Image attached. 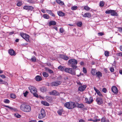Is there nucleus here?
I'll use <instances>...</instances> for the list:
<instances>
[{
    "label": "nucleus",
    "mask_w": 122,
    "mask_h": 122,
    "mask_svg": "<svg viewBox=\"0 0 122 122\" xmlns=\"http://www.w3.org/2000/svg\"><path fill=\"white\" fill-rule=\"evenodd\" d=\"M20 109L22 111L25 112H29L31 111V107L29 105L22 104L21 105Z\"/></svg>",
    "instance_id": "obj_1"
},
{
    "label": "nucleus",
    "mask_w": 122,
    "mask_h": 122,
    "mask_svg": "<svg viewBox=\"0 0 122 122\" xmlns=\"http://www.w3.org/2000/svg\"><path fill=\"white\" fill-rule=\"evenodd\" d=\"M78 63L77 61L74 59H70L68 61V64L70 67L74 69H76L77 67L76 66Z\"/></svg>",
    "instance_id": "obj_2"
},
{
    "label": "nucleus",
    "mask_w": 122,
    "mask_h": 122,
    "mask_svg": "<svg viewBox=\"0 0 122 122\" xmlns=\"http://www.w3.org/2000/svg\"><path fill=\"white\" fill-rule=\"evenodd\" d=\"M64 106L68 109H72L76 107V103L74 102H70L66 103Z\"/></svg>",
    "instance_id": "obj_3"
},
{
    "label": "nucleus",
    "mask_w": 122,
    "mask_h": 122,
    "mask_svg": "<svg viewBox=\"0 0 122 122\" xmlns=\"http://www.w3.org/2000/svg\"><path fill=\"white\" fill-rule=\"evenodd\" d=\"M29 89L30 92L33 94L35 97H38V94L36 93L37 92L36 89L35 87L30 86L29 87Z\"/></svg>",
    "instance_id": "obj_4"
},
{
    "label": "nucleus",
    "mask_w": 122,
    "mask_h": 122,
    "mask_svg": "<svg viewBox=\"0 0 122 122\" xmlns=\"http://www.w3.org/2000/svg\"><path fill=\"white\" fill-rule=\"evenodd\" d=\"M64 71L66 72L69 73L72 75L76 74V71L73 70L72 68H66Z\"/></svg>",
    "instance_id": "obj_5"
},
{
    "label": "nucleus",
    "mask_w": 122,
    "mask_h": 122,
    "mask_svg": "<svg viewBox=\"0 0 122 122\" xmlns=\"http://www.w3.org/2000/svg\"><path fill=\"white\" fill-rule=\"evenodd\" d=\"M40 113H41L39 114L38 115V118L39 119H41L45 117L46 113L45 110L43 109L41 110Z\"/></svg>",
    "instance_id": "obj_6"
},
{
    "label": "nucleus",
    "mask_w": 122,
    "mask_h": 122,
    "mask_svg": "<svg viewBox=\"0 0 122 122\" xmlns=\"http://www.w3.org/2000/svg\"><path fill=\"white\" fill-rule=\"evenodd\" d=\"M105 12L107 14H110L112 16H118L117 13L114 10H107Z\"/></svg>",
    "instance_id": "obj_7"
},
{
    "label": "nucleus",
    "mask_w": 122,
    "mask_h": 122,
    "mask_svg": "<svg viewBox=\"0 0 122 122\" xmlns=\"http://www.w3.org/2000/svg\"><path fill=\"white\" fill-rule=\"evenodd\" d=\"M20 35L26 41H29V35H27L26 34H25L23 33H20Z\"/></svg>",
    "instance_id": "obj_8"
},
{
    "label": "nucleus",
    "mask_w": 122,
    "mask_h": 122,
    "mask_svg": "<svg viewBox=\"0 0 122 122\" xmlns=\"http://www.w3.org/2000/svg\"><path fill=\"white\" fill-rule=\"evenodd\" d=\"M96 101L97 104L99 105H101L103 103V98L102 97H99L96 99Z\"/></svg>",
    "instance_id": "obj_9"
},
{
    "label": "nucleus",
    "mask_w": 122,
    "mask_h": 122,
    "mask_svg": "<svg viewBox=\"0 0 122 122\" xmlns=\"http://www.w3.org/2000/svg\"><path fill=\"white\" fill-rule=\"evenodd\" d=\"M61 83V81H54L52 82L51 84V85L52 86H57L60 84Z\"/></svg>",
    "instance_id": "obj_10"
},
{
    "label": "nucleus",
    "mask_w": 122,
    "mask_h": 122,
    "mask_svg": "<svg viewBox=\"0 0 122 122\" xmlns=\"http://www.w3.org/2000/svg\"><path fill=\"white\" fill-rule=\"evenodd\" d=\"M86 87V85H84L83 86H79L78 88V90L82 92L84 91Z\"/></svg>",
    "instance_id": "obj_11"
},
{
    "label": "nucleus",
    "mask_w": 122,
    "mask_h": 122,
    "mask_svg": "<svg viewBox=\"0 0 122 122\" xmlns=\"http://www.w3.org/2000/svg\"><path fill=\"white\" fill-rule=\"evenodd\" d=\"M50 94L54 96H58L60 95L59 93L56 90H53L50 92Z\"/></svg>",
    "instance_id": "obj_12"
},
{
    "label": "nucleus",
    "mask_w": 122,
    "mask_h": 122,
    "mask_svg": "<svg viewBox=\"0 0 122 122\" xmlns=\"http://www.w3.org/2000/svg\"><path fill=\"white\" fill-rule=\"evenodd\" d=\"M90 102L88 101V99L87 98H85V102L87 104H90L92 103L93 101V100L92 97H90Z\"/></svg>",
    "instance_id": "obj_13"
},
{
    "label": "nucleus",
    "mask_w": 122,
    "mask_h": 122,
    "mask_svg": "<svg viewBox=\"0 0 122 122\" xmlns=\"http://www.w3.org/2000/svg\"><path fill=\"white\" fill-rule=\"evenodd\" d=\"M94 89L95 91L97 94L101 97H103L102 94L100 91L95 87H94Z\"/></svg>",
    "instance_id": "obj_14"
},
{
    "label": "nucleus",
    "mask_w": 122,
    "mask_h": 122,
    "mask_svg": "<svg viewBox=\"0 0 122 122\" xmlns=\"http://www.w3.org/2000/svg\"><path fill=\"white\" fill-rule=\"evenodd\" d=\"M23 8L25 10H32L33 9V7L31 6L26 5L23 7Z\"/></svg>",
    "instance_id": "obj_15"
},
{
    "label": "nucleus",
    "mask_w": 122,
    "mask_h": 122,
    "mask_svg": "<svg viewBox=\"0 0 122 122\" xmlns=\"http://www.w3.org/2000/svg\"><path fill=\"white\" fill-rule=\"evenodd\" d=\"M112 91L114 93H117L118 92V90L117 88L115 86H113L112 88Z\"/></svg>",
    "instance_id": "obj_16"
},
{
    "label": "nucleus",
    "mask_w": 122,
    "mask_h": 122,
    "mask_svg": "<svg viewBox=\"0 0 122 122\" xmlns=\"http://www.w3.org/2000/svg\"><path fill=\"white\" fill-rule=\"evenodd\" d=\"M9 53L11 56H15L16 55L15 52L13 49H10L9 50Z\"/></svg>",
    "instance_id": "obj_17"
},
{
    "label": "nucleus",
    "mask_w": 122,
    "mask_h": 122,
    "mask_svg": "<svg viewBox=\"0 0 122 122\" xmlns=\"http://www.w3.org/2000/svg\"><path fill=\"white\" fill-rule=\"evenodd\" d=\"M91 14L90 13H85L83 15V17H87L90 18L91 17Z\"/></svg>",
    "instance_id": "obj_18"
},
{
    "label": "nucleus",
    "mask_w": 122,
    "mask_h": 122,
    "mask_svg": "<svg viewBox=\"0 0 122 122\" xmlns=\"http://www.w3.org/2000/svg\"><path fill=\"white\" fill-rule=\"evenodd\" d=\"M76 107L77 106L78 107L82 108L84 107V105L82 103L79 104L78 103H76Z\"/></svg>",
    "instance_id": "obj_19"
},
{
    "label": "nucleus",
    "mask_w": 122,
    "mask_h": 122,
    "mask_svg": "<svg viewBox=\"0 0 122 122\" xmlns=\"http://www.w3.org/2000/svg\"><path fill=\"white\" fill-rule=\"evenodd\" d=\"M56 24V22L54 20H52L50 21L49 23V26L51 25H55Z\"/></svg>",
    "instance_id": "obj_20"
},
{
    "label": "nucleus",
    "mask_w": 122,
    "mask_h": 122,
    "mask_svg": "<svg viewBox=\"0 0 122 122\" xmlns=\"http://www.w3.org/2000/svg\"><path fill=\"white\" fill-rule=\"evenodd\" d=\"M35 79L37 81H40L42 80V78L40 76L38 75L36 76Z\"/></svg>",
    "instance_id": "obj_21"
},
{
    "label": "nucleus",
    "mask_w": 122,
    "mask_h": 122,
    "mask_svg": "<svg viewBox=\"0 0 122 122\" xmlns=\"http://www.w3.org/2000/svg\"><path fill=\"white\" fill-rule=\"evenodd\" d=\"M60 57L62 59L65 60H67L69 59L68 57L67 56L64 55H61L60 56Z\"/></svg>",
    "instance_id": "obj_22"
},
{
    "label": "nucleus",
    "mask_w": 122,
    "mask_h": 122,
    "mask_svg": "<svg viewBox=\"0 0 122 122\" xmlns=\"http://www.w3.org/2000/svg\"><path fill=\"white\" fill-rule=\"evenodd\" d=\"M101 122H109V120L108 119H106V118L104 117H102L101 120Z\"/></svg>",
    "instance_id": "obj_23"
},
{
    "label": "nucleus",
    "mask_w": 122,
    "mask_h": 122,
    "mask_svg": "<svg viewBox=\"0 0 122 122\" xmlns=\"http://www.w3.org/2000/svg\"><path fill=\"white\" fill-rule=\"evenodd\" d=\"M63 111V109L62 108H61L59 109L57 111V113L59 115H61Z\"/></svg>",
    "instance_id": "obj_24"
},
{
    "label": "nucleus",
    "mask_w": 122,
    "mask_h": 122,
    "mask_svg": "<svg viewBox=\"0 0 122 122\" xmlns=\"http://www.w3.org/2000/svg\"><path fill=\"white\" fill-rule=\"evenodd\" d=\"M96 75L97 77H101L102 76V74L100 71H98L96 73Z\"/></svg>",
    "instance_id": "obj_25"
},
{
    "label": "nucleus",
    "mask_w": 122,
    "mask_h": 122,
    "mask_svg": "<svg viewBox=\"0 0 122 122\" xmlns=\"http://www.w3.org/2000/svg\"><path fill=\"white\" fill-rule=\"evenodd\" d=\"M56 2L58 4L61 5H64V3L63 2L61 1V0H56Z\"/></svg>",
    "instance_id": "obj_26"
},
{
    "label": "nucleus",
    "mask_w": 122,
    "mask_h": 122,
    "mask_svg": "<svg viewBox=\"0 0 122 122\" xmlns=\"http://www.w3.org/2000/svg\"><path fill=\"white\" fill-rule=\"evenodd\" d=\"M57 14L60 16H63L65 15V14L64 13L61 11H58L57 12Z\"/></svg>",
    "instance_id": "obj_27"
},
{
    "label": "nucleus",
    "mask_w": 122,
    "mask_h": 122,
    "mask_svg": "<svg viewBox=\"0 0 122 122\" xmlns=\"http://www.w3.org/2000/svg\"><path fill=\"white\" fill-rule=\"evenodd\" d=\"M65 67L60 66L58 67V69L62 71H63L64 70Z\"/></svg>",
    "instance_id": "obj_28"
},
{
    "label": "nucleus",
    "mask_w": 122,
    "mask_h": 122,
    "mask_svg": "<svg viewBox=\"0 0 122 122\" xmlns=\"http://www.w3.org/2000/svg\"><path fill=\"white\" fill-rule=\"evenodd\" d=\"M91 72L92 75H96V70L95 69H92L91 71Z\"/></svg>",
    "instance_id": "obj_29"
},
{
    "label": "nucleus",
    "mask_w": 122,
    "mask_h": 122,
    "mask_svg": "<svg viewBox=\"0 0 122 122\" xmlns=\"http://www.w3.org/2000/svg\"><path fill=\"white\" fill-rule=\"evenodd\" d=\"M41 103L43 105L46 106H48L49 105V103L45 101H42Z\"/></svg>",
    "instance_id": "obj_30"
},
{
    "label": "nucleus",
    "mask_w": 122,
    "mask_h": 122,
    "mask_svg": "<svg viewBox=\"0 0 122 122\" xmlns=\"http://www.w3.org/2000/svg\"><path fill=\"white\" fill-rule=\"evenodd\" d=\"M40 89L41 91L43 92H45L46 91V88L44 87H41Z\"/></svg>",
    "instance_id": "obj_31"
},
{
    "label": "nucleus",
    "mask_w": 122,
    "mask_h": 122,
    "mask_svg": "<svg viewBox=\"0 0 122 122\" xmlns=\"http://www.w3.org/2000/svg\"><path fill=\"white\" fill-rule=\"evenodd\" d=\"M30 60H31V61L33 62H35L36 61V58L35 56H33Z\"/></svg>",
    "instance_id": "obj_32"
},
{
    "label": "nucleus",
    "mask_w": 122,
    "mask_h": 122,
    "mask_svg": "<svg viewBox=\"0 0 122 122\" xmlns=\"http://www.w3.org/2000/svg\"><path fill=\"white\" fill-rule=\"evenodd\" d=\"M43 76L45 77H47L49 76L48 74L46 72H43Z\"/></svg>",
    "instance_id": "obj_33"
},
{
    "label": "nucleus",
    "mask_w": 122,
    "mask_h": 122,
    "mask_svg": "<svg viewBox=\"0 0 122 122\" xmlns=\"http://www.w3.org/2000/svg\"><path fill=\"white\" fill-rule=\"evenodd\" d=\"M43 17L46 19H49V16L47 14H44L43 15Z\"/></svg>",
    "instance_id": "obj_34"
},
{
    "label": "nucleus",
    "mask_w": 122,
    "mask_h": 122,
    "mask_svg": "<svg viewBox=\"0 0 122 122\" xmlns=\"http://www.w3.org/2000/svg\"><path fill=\"white\" fill-rule=\"evenodd\" d=\"M90 8L87 5L85 6L84 7V9L86 11L89 10Z\"/></svg>",
    "instance_id": "obj_35"
},
{
    "label": "nucleus",
    "mask_w": 122,
    "mask_h": 122,
    "mask_svg": "<svg viewBox=\"0 0 122 122\" xmlns=\"http://www.w3.org/2000/svg\"><path fill=\"white\" fill-rule=\"evenodd\" d=\"M78 8V7L77 6H72L71 9L72 10H76Z\"/></svg>",
    "instance_id": "obj_36"
},
{
    "label": "nucleus",
    "mask_w": 122,
    "mask_h": 122,
    "mask_svg": "<svg viewBox=\"0 0 122 122\" xmlns=\"http://www.w3.org/2000/svg\"><path fill=\"white\" fill-rule=\"evenodd\" d=\"M11 97L13 99H15L16 98V96L15 94L13 93H11L10 94Z\"/></svg>",
    "instance_id": "obj_37"
},
{
    "label": "nucleus",
    "mask_w": 122,
    "mask_h": 122,
    "mask_svg": "<svg viewBox=\"0 0 122 122\" xmlns=\"http://www.w3.org/2000/svg\"><path fill=\"white\" fill-rule=\"evenodd\" d=\"M77 25L78 26L80 27L82 26V23L81 22H79L77 23Z\"/></svg>",
    "instance_id": "obj_38"
},
{
    "label": "nucleus",
    "mask_w": 122,
    "mask_h": 122,
    "mask_svg": "<svg viewBox=\"0 0 122 122\" xmlns=\"http://www.w3.org/2000/svg\"><path fill=\"white\" fill-rule=\"evenodd\" d=\"M4 103H9L10 101L8 99H6L4 100Z\"/></svg>",
    "instance_id": "obj_39"
},
{
    "label": "nucleus",
    "mask_w": 122,
    "mask_h": 122,
    "mask_svg": "<svg viewBox=\"0 0 122 122\" xmlns=\"http://www.w3.org/2000/svg\"><path fill=\"white\" fill-rule=\"evenodd\" d=\"M14 116L15 117L18 118H20L21 116L20 115H19V114L17 113L15 114Z\"/></svg>",
    "instance_id": "obj_40"
},
{
    "label": "nucleus",
    "mask_w": 122,
    "mask_h": 122,
    "mask_svg": "<svg viewBox=\"0 0 122 122\" xmlns=\"http://www.w3.org/2000/svg\"><path fill=\"white\" fill-rule=\"evenodd\" d=\"M100 5L101 7H103L104 5V3L103 1H101L100 3Z\"/></svg>",
    "instance_id": "obj_41"
},
{
    "label": "nucleus",
    "mask_w": 122,
    "mask_h": 122,
    "mask_svg": "<svg viewBox=\"0 0 122 122\" xmlns=\"http://www.w3.org/2000/svg\"><path fill=\"white\" fill-rule=\"evenodd\" d=\"M109 52L107 51H106L105 52V55L106 56H109Z\"/></svg>",
    "instance_id": "obj_42"
},
{
    "label": "nucleus",
    "mask_w": 122,
    "mask_h": 122,
    "mask_svg": "<svg viewBox=\"0 0 122 122\" xmlns=\"http://www.w3.org/2000/svg\"><path fill=\"white\" fill-rule=\"evenodd\" d=\"M83 71L84 73H87V70L86 68L84 67L83 68Z\"/></svg>",
    "instance_id": "obj_43"
},
{
    "label": "nucleus",
    "mask_w": 122,
    "mask_h": 122,
    "mask_svg": "<svg viewBox=\"0 0 122 122\" xmlns=\"http://www.w3.org/2000/svg\"><path fill=\"white\" fill-rule=\"evenodd\" d=\"M9 109L15 111H16L17 110V109L10 107H9Z\"/></svg>",
    "instance_id": "obj_44"
},
{
    "label": "nucleus",
    "mask_w": 122,
    "mask_h": 122,
    "mask_svg": "<svg viewBox=\"0 0 122 122\" xmlns=\"http://www.w3.org/2000/svg\"><path fill=\"white\" fill-rule=\"evenodd\" d=\"M102 92L105 93H106L107 92V90L105 88H103L102 90Z\"/></svg>",
    "instance_id": "obj_45"
},
{
    "label": "nucleus",
    "mask_w": 122,
    "mask_h": 122,
    "mask_svg": "<svg viewBox=\"0 0 122 122\" xmlns=\"http://www.w3.org/2000/svg\"><path fill=\"white\" fill-rule=\"evenodd\" d=\"M116 55L118 56H122V52L117 53V54Z\"/></svg>",
    "instance_id": "obj_46"
},
{
    "label": "nucleus",
    "mask_w": 122,
    "mask_h": 122,
    "mask_svg": "<svg viewBox=\"0 0 122 122\" xmlns=\"http://www.w3.org/2000/svg\"><path fill=\"white\" fill-rule=\"evenodd\" d=\"M28 93V92L27 91H26L25 93H23L24 96L26 97Z\"/></svg>",
    "instance_id": "obj_47"
},
{
    "label": "nucleus",
    "mask_w": 122,
    "mask_h": 122,
    "mask_svg": "<svg viewBox=\"0 0 122 122\" xmlns=\"http://www.w3.org/2000/svg\"><path fill=\"white\" fill-rule=\"evenodd\" d=\"M46 11L48 13L50 14L52 12V11L51 10H46Z\"/></svg>",
    "instance_id": "obj_48"
},
{
    "label": "nucleus",
    "mask_w": 122,
    "mask_h": 122,
    "mask_svg": "<svg viewBox=\"0 0 122 122\" xmlns=\"http://www.w3.org/2000/svg\"><path fill=\"white\" fill-rule=\"evenodd\" d=\"M60 33H63V32L64 30H63V28H61L60 29Z\"/></svg>",
    "instance_id": "obj_49"
},
{
    "label": "nucleus",
    "mask_w": 122,
    "mask_h": 122,
    "mask_svg": "<svg viewBox=\"0 0 122 122\" xmlns=\"http://www.w3.org/2000/svg\"><path fill=\"white\" fill-rule=\"evenodd\" d=\"M110 71L111 72H113L114 71V69L112 67H110Z\"/></svg>",
    "instance_id": "obj_50"
},
{
    "label": "nucleus",
    "mask_w": 122,
    "mask_h": 122,
    "mask_svg": "<svg viewBox=\"0 0 122 122\" xmlns=\"http://www.w3.org/2000/svg\"><path fill=\"white\" fill-rule=\"evenodd\" d=\"M98 35L99 36H102L104 35V34L102 32H100L98 33Z\"/></svg>",
    "instance_id": "obj_51"
},
{
    "label": "nucleus",
    "mask_w": 122,
    "mask_h": 122,
    "mask_svg": "<svg viewBox=\"0 0 122 122\" xmlns=\"http://www.w3.org/2000/svg\"><path fill=\"white\" fill-rule=\"evenodd\" d=\"M48 72L50 73H53V71L50 69Z\"/></svg>",
    "instance_id": "obj_52"
},
{
    "label": "nucleus",
    "mask_w": 122,
    "mask_h": 122,
    "mask_svg": "<svg viewBox=\"0 0 122 122\" xmlns=\"http://www.w3.org/2000/svg\"><path fill=\"white\" fill-rule=\"evenodd\" d=\"M0 76L2 78H5V76L3 75H0Z\"/></svg>",
    "instance_id": "obj_53"
},
{
    "label": "nucleus",
    "mask_w": 122,
    "mask_h": 122,
    "mask_svg": "<svg viewBox=\"0 0 122 122\" xmlns=\"http://www.w3.org/2000/svg\"><path fill=\"white\" fill-rule=\"evenodd\" d=\"M76 83L78 85H79L81 86L82 85V84L81 83H80L79 81L77 82Z\"/></svg>",
    "instance_id": "obj_54"
},
{
    "label": "nucleus",
    "mask_w": 122,
    "mask_h": 122,
    "mask_svg": "<svg viewBox=\"0 0 122 122\" xmlns=\"http://www.w3.org/2000/svg\"><path fill=\"white\" fill-rule=\"evenodd\" d=\"M80 64L81 65L83 66L84 65V64L83 61H81L80 62Z\"/></svg>",
    "instance_id": "obj_55"
},
{
    "label": "nucleus",
    "mask_w": 122,
    "mask_h": 122,
    "mask_svg": "<svg viewBox=\"0 0 122 122\" xmlns=\"http://www.w3.org/2000/svg\"><path fill=\"white\" fill-rule=\"evenodd\" d=\"M21 5V3L20 2H18L17 4V5L18 6H20Z\"/></svg>",
    "instance_id": "obj_56"
},
{
    "label": "nucleus",
    "mask_w": 122,
    "mask_h": 122,
    "mask_svg": "<svg viewBox=\"0 0 122 122\" xmlns=\"http://www.w3.org/2000/svg\"><path fill=\"white\" fill-rule=\"evenodd\" d=\"M45 69L46 71H48L50 69L47 67H45Z\"/></svg>",
    "instance_id": "obj_57"
},
{
    "label": "nucleus",
    "mask_w": 122,
    "mask_h": 122,
    "mask_svg": "<svg viewBox=\"0 0 122 122\" xmlns=\"http://www.w3.org/2000/svg\"><path fill=\"white\" fill-rule=\"evenodd\" d=\"M119 31L120 32H122V28H119Z\"/></svg>",
    "instance_id": "obj_58"
},
{
    "label": "nucleus",
    "mask_w": 122,
    "mask_h": 122,
    "mask_svg": "<svg viewBox=\"0 0 122 122\" xmlns=\"http://www.w3.org/2000/svg\"><path fill=\"white\" fill-rule=\"evenodd\" d=\"M50 15L53 17H55V14H54L52 12L51 13V14Z\"/></svg>",
    "instance_id": "obj_59"
},
{
    "label": "nucleus",
    "mask_w": 122,
    "mask_h": 122,
    "mask_svg": "<svg viewBox=\"0 0 122 122\" xmlns=\"http://www.w3.org/2000/svg\"><path fill=\"white\" fill-rule=\"evenodd\" d=\"M14 33V32L12 31L11 32L9 33V35H12V34H13Z\"/></svg>",
    "instance_id": "obj_60"
},
{
    "label": "nucleus",
    "mask_w": 122,
    "mask_h": 122,
    "mask_svg": "<svg viewBox=\"0 0 122 122\" xmlns=\"http://www.w3.org/2000/svg\"><path fill=\"white\" fill-rule=\"evenodd\" d=\"M119 72L120 74L122 75V70H120Z\"/></svg>",
    "instance_id": "obj_61"
},
{
    "label": "nucleus",
    "mask_w": 122,
    "mask_h": 122,
    "mask_svg": "<svg viewBox=\"0 0 122 122\" xmlns=\"http://www.w3.org/2000/svg\"><path fill=\"white\" fill-rule=\"evenodd\" d=\"M29 122H36V121L35 120H31Z\"/></svg>",
    "instance_id": "obj_62"
},
{
    "label": "nucleus",
    "mask_w": 122,
    "mask_h": 122,
    "mask_svg": "<svg viewBox=\"0 0 122 122\" xmlns=\"http://www.w3.org/2000/svg\"><path fill=\"white\" fill-rule=\"evenodd\" d=\"M120 50L122 51V46H121L120 47Z\"/></svg>",
    "instance_id": "obj_63"
},
{
    "label": "nucleus",
    "mask_w": 122,
    "mask_h": 122,
    "mask_svg": "<svg viewBox=\"0 0 122 122\" xmlns=\"http://www.w3.org/2000/svg\"><path fill=\"white\" fill-rule=\"evenodd\" d=\"M79 122H84V121L83 120H81L79 121Z\"/></svg>",
    "instance_id": "obj_64"
}]
</instances>
